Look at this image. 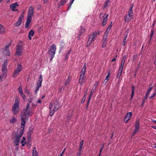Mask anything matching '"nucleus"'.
I'll use <instances>...</instances> for the list:
<instances>
[{
    "label": "nucleus",
    "mask_w": 156,
    "mask_h": 156,
    "mask_svg": "<svg viewBox=\"0 0 156 156\" xmlns=\"http://www.w3.org/2000/svg\"><path fill=\"white\" fill-rule=\"evenodd\" d=\"M33 110L30 111L28 109L23 110L21 114V127L22 129H18L16 132H13L12 133V137L14 140V142L16 147H18L20 139L23 134L25 124V120L28 119L29 116H31L34 113Z\"/></svg>",
    "instance_id": "f257e3e1"
},
{
    "label": "nucleus",
    "mask_w": 156,
    "mask_h": 156,
    "mask_svg": "<svg viewBox=\"0 0 156 156\" xmlns=\"http://www.w3.org/2000/svg\"><path fill=\"white\" fill-rule=\"evenodd\" d=\"M23 47L22 42L21 41H19L17 45L15 55L18 56H21L23 54Z\"/></svg>",
    "instance_id": "f03ea898"
},
{
    "label": "nucleus",
    "mask_w": 156,
    "mask_h": 156,
    "mask_svg": "<svg viewBox=\"0 0 156 156\" xmlns=\"http://www.w3.org/2000/svg\"><path fill=\"white\" fill-rule=\"evenodd\" d=\"M19 101L17 99H16L15 103L12 107V112L14 115H16L19 110Z\"/></svg>",
    "instance_id": "7ed1b4c3"
},
{
    "label": "nucleus",
    "mask_w": 156,
    "mask_h": 156,
    "mask_svg": "<svg viewBox=\"0 0 156 156\" xmlns=\"http://www.w3.org/2000/svg\"><path fill=\"white\" fill-rule=\"evenodd\" d=\"M22 69L23 66L22 65L19 63H17V67L12 74V77L13 78L16 77L22 71Z\"/></svg>",
    "instance_id": "20e7f679"
},
{
    "label": "nucleus",
    "mask_w": 156,
    "mask_h": 156,
    "mask_svg": "<svg viewBox=\"0 0 156 156\" xmlns=\"http://www.w3.org/2000/svg\"><path fill=\"white\" fill-rule=\"evenodd\" d=\"M56 49V46L55 44H52L49 48L48 53L49 55L51 56V61L54 57Z\"/></svg>",
    "instance_id": "39448f33"
},
{
    "label": "nucleus",
    "mask_w": 156,
    "mask_h": 156,
    "mask_svg": "<svg viewBox=\"0 0 156 156\" xmlns=\"http://www.w3.org/2000/svg\"><path fill=\"white\" fill-rule=\"evenodd\" d=\"M42 76L41 75H40L39 76V80L37 83V86L35 87V90L34 91V93L36 95L37 94L39 88L42 86Z\"/></svg>",
    "instance_id": "423d86ee"
},
{
    "label": "nucleus",
    "mask_w": 156,
    "mask_h": 156,
    "mask_svg": "<svg viewBox=\"0 0 156 156\" xmlns=\"http://www.w3.org/2000/svg\"><path fill=\"white\" fill-rule=\"evenodd\" d=\"M34 12V8L32 6H29L28 8L27 18L32 19Z\"/></svg>",
    "instance_id": "0eeeda50"
},
{
    "label": "nucleus",
    "mask_w": 156,
    "mask_h": 156,
    "mask_svg": "<svg viewBox=\"0 0 156 156\" xmlns=\"http://www.w3.org/2000/svg\"><path fill=\"white\" fill-rule=\"evenodd\" d=\"M108 16V14L107 15L103 13L100 14L99 16L100 18L103 20L102 23V25L103 26H104L106 24Z\"/></svg>",
    "instance_id": "6e6552de"
},
{
    "label": "nucleus",
    "mask_w": 156,
    "mask_h": 156,
    "mask_svg": "<svg viewBox=\"0 0 156 156\" xmlns=\"http://www.w3.org/2000/svg\"><path fill=\"white\" fill-rule=\"evenodd\" d=\"M85 73L81 72L80 78L79 80V83L82 86L83 84L85 82L86 78L84 76Z\"/></svg>",
    "instance_id": "1a4fd4ad"
},
{
    "label": "nucleus",
    "mask_w": 156,
    "mask_h": 156,
    "mask_svg": "<svg viewBox=\"0 0 156 156\" xmlns=\"http://www.w3.org/2000/svg\"><path fill=\"white\" fill-rule=\"evenodd\" d=\"M24 11L22 12L19 17L17 21L14 24V26L16 27H18L21 24L22 20L24 17Z\"/></svg>",
    "instance_id": "9d476101"
},
{
    "label": "nucleus",
    "mask_w": 156,
    "mask_h": 156,
    "mask_svg": "<svg viewBox=\"0 0 156 156\" xmlns=\"http://www.w3.org/2000/svg\"><path fill=\"white\" fill-rule=\"evenodd\" d=\"M88 38V40L87 42V47H89L90 46L91 43L95 40L96 37L93 34H91L89 36Z\"/></svg>",
    "instance_id": "9b49d317"
},
{
    "label": "nucleus",
    "mask_w": 156,
    "mask_h": 156,
    "mask_svg": "<svg viewBox=\"0 0 156 156\" xmlns=\"http://www.w3.org/2000/svg\"><path fill=\"white\" fill-rule=\"evenodd\" d=\"M7 60H5L3 63L2 69V73L7 75Z\"/></svg>",
    "instance_id": "f8f14e48"
},
{
    "label": "nucleus",
    "mask_w": 156,
    "mask_h": 156,
    "mask_svg": "<svg viewBox=\"0 0 156 156\" xmlns=\"http://www.w3.org/2000/svg\"><path fill=\"white\" fill-rule=\"evenodd\" d=\"M59 108V106L57 103H54L53 104L51 103L50 104L49 109L51 110L52 109L54 111H57Z\"/></svg>",
    "instance_id": "ddd939ff"
},
{
    "label": "nucleus",
    "mask_w": 156,
    "mask_h": 156,
    "mask_svg": "<svg viewBox=\"0 0 156 156\" xmlns=\"http://www.w3.org/2000/svg\"><path fill=\"white\" fill-rule=\"evenodd\" d=\"M11 44V43L8 44L6 46L3 51L4 54L7 56H9L10 55V52L9 49V47Z\"/></svg>",
    "instance_id": "4468645a"
},
{
    "label": "nucleus",
    "mask_w": 156,
    "mask_h": 156,
    "mask_svg": "<svg viewBox=\"0 0 156 156\" xmlns=\"http://www.w3.org/2000/svg\"><path fill=\"white\" fill-rule=\"evenodd\" d=\"M19 6V5L17 2H16L14 3L11 4L9 6L10 9L13 11H18V10L16 9V7Z\"/></svg>",
    "instance_id": "2eb2a0df"
},
{
    "label": "nucleus",
    "mask_w": 156,
    "mask_h": 156,
    "mask_svg": "<svg viewBox=\"0 0 156 156\" xmlns=\"http://www.w3.org/2000/svg\"><path fill=\"white\" fill-rule=\"evenodd\" d=\"M132 115V112H128L124 118V122L127 123L129 120L131 118Z\"/></svg>",
    "instance_id": "dca6fc26"
},
{
    "label": "nucleus",
    "mask_w": 156,
    "mask_h": 156,
    "mask_svg": "<svg viewBox=\"0 0 156 156\" xmlns=\"http://www.w3.org/2000/svg\"><path fill=\"white\" fill-rule=\"evenodd\" d=\"M133 14L128 13V14L125 16V22H128L132 19Z\"/></svg>",
    "instance_id": "f3484780"
},
{
    "label": "nucleus",
    "mask_w": 156,
    "mask_h": 156,
    "mask_svg": "<svg viewBox=\"0 0 156 156\" xmlns=\"http://www.w3.org/2000/svg\"><path fill=\"white\" fill-rule=\"evenodd\" d=\"M139 119H137L136 120L135 124V129L133 132V134H134L138 132L139 129Z\"/></svg>",
    "instance_id": "a211bd4d"
},
{
    "label": "nucleus",
    "mask_w": 156,
    "mask_h": 156,
    "mask_svg": "<svg viewBox=\"0 0 156 156\" xmlns=\"http://www.w3.org/2000/svg\"><path fill=\"white\" fill-rule=\"evenodd\" d=\"M77 31H78L79 37H80L82 35L85 31V29L84 27H80L78 29Z\"/></svg>",
    "instance_id": "6ab92c4d"
},
{
    "label": "nucleus",
    "mask_w": 156,
    "mask_h": 156,
    "mask_svg": "<svg viewBox=\"0 0 156 156\" xmlns=\"http://www.w3.org/2000/svg\"><path fill=\"white\" fill-rule=\"evenodd\" d=\"M34 31L33 30H30L28 34V37L30 40H31L32 37H33L34 34Z\"/></svg>",
    "instance_id": "aec40b11"
},
{
    "label": "nucleus",
    "mask_w": 156,
    "mask_h": 156,
    "mask_svg": "<svg viewBox=\"0 0 156 156\" xmlns=\"http://www.w3.org/2000/svg\"><path fill=\"white\" fill-rule=\"evenodd\" d=\"M32 20V19H30L27 18L26 20V22L25 23V27L26 29H28L29 28V24Z\"/></svg>",
    "instance_id": "412c9836"
},
{
    "label": "nucleus",
    "mask_w": 156,
    "mask_h": 156,
    "mask_svg": "<svg viewBox=\"0 0 156 156\" xmlns=\"http://www.w3.org/2000/svg\"><path fill=\"white\" fill-rule=\"evenodd\" d=\"M5 31V28L2 24H0V34H2Z\"/></svg>",
    "instance_id": "4be33fe9"
},
{
    "label": "nucleus",
    "mask_w": 156,
    "mask_h": 156,
    "mask_svg": "<svg viewBox=\"0 0 156 156\" xmlns=\"http://www.w3.org/2000/svg\"><path fill=\"white\" fill-rule=\"evenodd\" d=\"M65 45V43L62 42L61 41L60 42V48H59V53H60L62 51L63 48H64Z\"/></svg>",
    "instance_id": "5701e85b"
},
{
    "label": "nucleus",
    "mask_w": 156,
    "mask_h": 156,
    "mask_svg": "<svg viewBox=\"0 0 156 156\" xmlns=\"http://www.w3.org/2000/svg\"><path fill=\"white\" fill-rule=\"evenodd\" d=\"M32 156H38V154L36 150V148L34 147L32 150Z\"/></svg>",
    "instance_id": "b1692460"
},
{
    "label": "nucleus",
    "mask_w": 156,
    "mask_h": 156,
    "mask_svg": "<svg viewBox=\"0 0 156 156\" xmlns=\"http://www.w3.org/2000/svg\"><path fill=\"white\" fill-rule=\"evenodd\" d=\"M16 119L15 117L14 116H13L10 120L9 122L13 124L15 123L16 121Z\"/></svg>",
    "instance_id": "393cba45"
},
{
    "label": "nucleus",
    "mask_w": 156,
    "mask_h": 156,
    "mask_svg": "<svg viewBox=\"0 0 156 156\" xmlns=\"http://www.w3.org/2000/svg\"><path fill=\"white\" fill-rule=\"evenodd\" d=\"M7 75L2 73L0 75V81H2L3 79H5L7 77Z\"/></svg>",
    "instance_id": "a878e982"
},
{
    "label": "nucleus",
    "mask_w": 156,
    "mask_h": 156,
    "mask_svg": "<svg viewBox=\"0 0 156 156\" xmlns=\"http://www.w3.org/2000/svg\"><path fill=\"white\" fill-rule=\"evenodd\" d=\"M67 0H61V1L58 3V6H60L65 4Z\"/></svg>",
    "instance_id": "bb28decb"
},
{
    "label": "nucleus",
    "mask_w": 156,
    "mask_h": 156,
    "mask_svg": "<svg viewBox=\"0 0 156 156\" xmlns=\"http://www.w3.org/2000/svg\"><path fill=\"white\" fill-rule=\"evenodd\" d=\"M26 139L24 137H23L22 140L21 141L22 144V146L23 147L26 144V142L25 141Z\"/></svg>",
    "instance_id": "cd10ccee"
},
{
    "label": "nucleus",
    "mask_w": 156,
    "mask_h": 156,
    "mask_svg": "<svg viewBox=\"0 0 156 156\" xmlns=\"http://www.w3.org/2000/svg\"><path fill=\"white\" fill-rule=\"evenodd\" d=\"M125 63H123V62H121V63L120 65L119 66V70L120 71H122V70L123 67V66H124Z\"/></svg>",
    "instance_id": "c85d7f7f"
},
{
    "label": "nucleus",
    "mask_w": 156,
    "mask_h": 156,
    "mask_svg": "<svg viewBox=\"0 0 156 156\" xmlns=\"http://www.w3.org/2000/svg\"><path fill=\"white\" fill-rule=\"evenodd\" d=\"M110 72L109 71L108 72V75L107 76H106L105 79L104 80V81L105 82H106V83H107L108 82V80H109L108 78H109V77L110 76Z\"/></svg>",
    "instance_id": "c756f323"
},
{
    "label": "nucleus",
    "mask_w": 156,
    "mask_h": 156,
    "mask_svg": "<svg viewBox=\"0 0 156 156\" xmlns=\"http://www.w3.org/2000/svg\"><path fill=\"white\" fill-rule=\"evenodd\" d=\"M100 32L99 31H95L93 33V35L96 37L97 36L100 34Z\"/></svg>",
    "instance_id": "7c9ffc66"
},
{
    "label": "nucleus",
    "mask_w": 156,
    "mask_h": 156,
    "mask_svg": "<svg viewBox=\"0 0 156 156\" xmlns=\"http://www.w3.org/2000/svg\"><path fill=\"white\" fill-rule=\"evenodd\" d=\"M127 34H126L125 35L124 40L123 41L122 45L123 46L125 45V44L126 42V38H127Z\"/></svg>",
    "instance_id": "2f4dec72"
},
{
    "label": "nucleus",
    "mask_w": 156,
    "mask_h": 156,
    "mask_svg": "<svg viewBox=\"0 0 156 156\" xmlns=\"http://www.w3.org/2000/svg\"><path fill=\"white\" fill-rule=\"evenodd\" d=\"M110 2V0H107L105 3L104 8H105L108 5V3Z\"/></svg>",
    "instance_id": "473e14b6"
},
{
    "label": "nucleus",
    "mask_w": 156,
    "mask_h": 156,
    "mask_svg": "<svg viewBox=\"0 0 156 156\" xmlns=\"http://www.w3.org/2000/svg\"><path fill=\"white\" fill-rule=\"evenodd\" d=\"M122 71H120V70H119V72H118V74L117 75V78L118 79H119L120 76L122 74Z\"/></svg>",
    "instance_id": "72a5a7b5"
},
{
    "label": "nucleus",
    "mask_w": 156,
    "mask_h": 156,
    "mask_svg": "<svg viewBox=\"0 0 156 156\" xmlns=\"http://www.w3.org/2000/svg\"><path fill=\"white\" fill-rule=\"evenodd\" d=\"M98 82L96 81L95 83L94 84L93 86V87L92 88L95 90L96 89L97 86H98Z\"/></svg>",
    "instance_id": "f704fd0d"
},
{
    "label": "nucleus",
    "mask_w": 156,
    "mask_h": 156,
    "mask_svg": "<svg viewBox=\"0 0 156 156\" xmlns=\"http://www.w3.org/2000/svg\"><path fill=\"white\" fill-rule=\"evenodd\" d=\"M86 69V63H85L83 67L82 68L81 72L85 73Z\"/></svg>",
    "instance_id": "c9c22d12"
},
{
    "label": "nucleus",
    "mask_w": 156,
    "mask_h": 156,
    "mask_svg": "<svg viewBox=\"0 0 156 156\" xmlns=\"http://www.w3.org/2000/svg\"><path fill=\"white\" fill-rule=\"evenodd\" d=\"M20 94L21 96H22V97L23 98V99L24 100H25L26 99V96L25 95V94H23V92L20 93Z\"/></svg>",
    "instance_id": "e433bc0d"
},
{
    "label": "nucleus",
    "mask_w": 156,
    "mask_h": 156,
    "mask_svg": "<svg viewBox=\"0 0 156 156\" xmlns=\"http://www.w3.org/2000/svg\"><path fill=\"white\" fill-rule=\"evenodd\" d=\"M135 89V87L133 86L132 87V93L131 94V99L132 98L134 93V90Z\"/></svg>",
    "instance_id": "4c0bfd02"
},
{
    "label": "nucleus",
    "mask_w": 156,
    "mask_h": 156,
    "mask_svg": "<svg viewBox=\"0 0 156 156\" xmlns=\"http://www.w3.org/2000/svg\"><path fill=\"white\" fill-rule=\"evenodd\" d=\"M24 92L26 94L28 95H29L30 94V92L27 89V87H26L25 88V89L24 90Z\"/></svg>",
    "instance_id": "58836bf2"
},
{
    "label": "nucleus",
    "mask_w": 156,
    "mask_h": 156,
    "mask_svg": "<svg viewBox=\"0 0 156 156\" xmlns=\"http://www.w3.org/2000/svg\"><path fill=\"white\" fill-rule=\"evenodd\" d=\"M75 0H71L70 2H69V8H68V9H70L71 8V5L73 3L74 1Z\"/></svg>",
    "instance_id": "ea45409f"
},
{
    "label": "nucleus",
    "mask_w": 156,
    "mask_h": 156,
    "mask_svg": "<svg viewBox=\"0 0 156 156\" xmlns=\"http://www.w3.org/2000/svg\"><path fill=\"white\" fill-rule=\"evenodd\" d=\"M106 44H107V42L103 41V44H102V48L105 47L106 46Z\"/></svg>",
    "instance_id": "a19ab883"
},
{
    "label": "nucleus",
    "mask_w": 156,
    "mask_h": 156,
    "mask_svg": "<svg viewBox=\"0 0 156 156\" xmlns=\"http://www.w3.org/2000/svg\"><path fill=\"white\" fill-rule=\"evenodd\" d=\"M55 112V111H54V110H52V111H51V110H50V112L49 113L50 115L51 116H52Z\"/></svg>",
    "instance_id": "79ce46f5"
},
{
    "label": "nucleus",
    "mask_w": 156,
    "mask_h": 156,
    "mask_svg": "<svg viewBox=\"0 0 156 156\" xmlns=\"http://www.w3.org/2000/svg\"><path fill=\"white\" fill-rule=\"evenodd\" d=\"M126 55H125L123 57L122 60L121 61V62H123V63H125V60L126 58Z\"/></svg>",
    "instance_id": "37998d69"
},
{
    "label": "nucleus",
    "mask_w": 156,
    "mask_h": 156,
    "mask_svg": "<svg viewBox=\"0 0 156 156\" xmlns=\"http://www.w3.org/2000/svg\"><path fill=\"white\" fill-rule=\"evenodd\" d=\"M18 90L19 93L23 92V90L21 86H20L19 87Z\"/></svg>",
    "instance_id": "c03bdc74"
},
{
    "label": "nucleus",
    "mask_w": 156,
    "mask_h": 156,
    "mask_svg": "<svg viewBox=\"0 0 156 156\" xmlns=\"http://www.w3.org/2000/svg\"><path fill=\"white\" fill-rule=\"evenodd\" d=\"M83 144V140H81L80 143V144L79 147H82Z\"/></svg>",
    "instance_id": "a18cd8bd"
},
{
    "label": "nucleus",
    "mask_w": 156,
    "mask_h": 156,
    "mask_svg": "<svg viewBox=\"0 0 156 156\" xmlns=\"http://www.w3.org/2000/svg\"><path fill=\"white\" fill-rule=\"evenodd\" d=\"M153 86L152 85V84H150L149 85V88L148 90V92H150L151 91V90Z\"/></svg>",
    "instance_id": "49530a36"
},
{
    "label": "nucleus",
    "mask_w": 156,
    "mask_h": 156,
    "mask_svg": "<svg viewBox=\"0 0 156 156\" xmlns=\"http://www.w3.org/2000/svg\"><path fill=\"white\" fill-rule=\"evenodd\" d=\"M128 13L133 14V8H130L129 10V11Z\"/></svg>",
    "instance_id": "de8ad7c7"
},
{
    "label": "nucleus",
    "mask_w": 156,
    "mask_h": 156,
    "mask_svg": "<svg viewBox=\"0 0 156 156\" xmlns=\"http://www.w3.org/2000/svg\"><path fill=\"white\" fill-rule=\"evenodd\" d=\"M69 77L67 79V80L66 81V82L65 83V85L66 86H67L68 83H69Z\"/></svg>",
    "instance_id": "09e8293b"
},
{
    "label": "nucleus",
    "mask_w": 156,
    "mask_h": 156,
    "mask_svg": "<svg viewBox=\"0 0 156 156\" xmlns=\"http://www.w3.org/2000/svg\"><path fill=\"white\" fill-rule=\"evenodd\" d=\"M95 90L93 88H92V89L91 90L90 93V96H92L93 95V93L94 92V91H95Z\"/></svg>",
    "instance_id": "8fccbe9b"
},
{
    "label": "nucleus",
    "mask_w": 156,
    "mask_h": 156,
    "mask_svg": "<svg viewBox=\"0 0 156 156\" xmlns=\"http://www.w3.org/2000/svg\"><path fill=\"white\" fill-rule=\"evenodd\" d=\"M147 98H146V97H145L143 99V100L142 101V105H141L142 106V105H143L144 104V103H145V101L146 100V99H147Z\"/></svg>",
    "instance_id": "3c124183"
},
{
    "label": "nucleus",
    "mask_w": 156,
    "mask_h": 156,
    "mask_svg": "<svg viewBox=\"0 0 156 156\" xmlns=\"http://www.w3.org/2000/svg\"><path fill=\"white\" fill-rule=\"evenodd\" d=\"M107 37H108L103 36V41L107 42Z\"/></svg>",
    "instance_id": "603ef678"
},
{
    "label": "nucleus",
    "mask_w": 156,
    "mask_h": 156,
    "mask_svg": "<svg viewBox=\"0 0 156 156\" xmlns=\"http://www.w3.org/2000/svg\"><path fill=\"white\" fill-rule=\"evenodd\" d=\"M155 95V93H154V94H153L152 95L150 96L149 97V98L150 99H151L153 97H154Z\"/></svg>",
    "instance_id": "864d4df0"
},
{
    "label": "nucleus",
    "mask_w": 156,
    "mask_h": 156,
    "mask_svg": "<svg viewBox=\"0 0 156 156\" xmlns=\"http://www.w3.org/2000/svg\"><path fill=\"white\" fill-rule=\"evenodd\" d=\"M87 92H88V90H86V91L85 92L84 95V99H86V96L87 94Z\"/></svg>",
    "instance_id": "5fc2aeb1"
},
{
    "label": "nucleus",
    "mask_w": 156,
    "mask_h": 156,
    "mask_svg": "<svg viewBox=\"0 0 156 156\" xmlns=\"http://www.w3.org/2000/svg\"><path fill=\"white\" fill-rule=\"evenodd\" d=\"M30 104L27 103V108L26 109V110H27L28 109H29L30 107Z\"/></svg>",
    "instance_id": "6e6d98bb"
},
{
    "label": "nucleus",
    "mask_w": 156,
    "mask_h": 156,
    "mask_svg": "<svg viewBox=\"0 0 156 156\" xmlns=\"http://www.w3.org/2000/svg\"><path fill=\"white\" fill-rule=\"evenodd\" d=\"M154 33V31L153 30H152L151 31V37L152 36H153Z\"/></svg>",
    "instance_id": "4d7b16f0"
},
{
    "label": "nucleus",
    "mask_w": 156,
    "mask_h": 156,
    "mask_svg": "<svg viewBox=\"0 0 156 156\" xmlns=\"http://www.w3.org/2000/svg\"><path fill=\"white\" fill-rule=\"evenodd\" d=\"M42 30V28L41 27H40L38 29V31H41Z\"/></svg>",
    "instance_id": "13d9d810"
},
{
    "label": "nucleus",
    "mask_w": 156,
    "mask_h": 156,
    "mask_svg": "<svg viewBox=\"0 0 156 156\" xmlns=\"http://www.w3.org/2000/svg\"><path fill=\"white\" fill-rule=\"evenodd\" d=\"M37 106V104H34V103L32 104V107L33 108H34V107L35 108V107H36Z\"/></svg>",
    "instance_id": "bf43d9fd"
},
{
    "label": "nucleus",
    "mask_w": 156,
    "mask_h": 156,
    "mask_svg": "<svg viewBox=\"0 0 156 156\" xmlns=\"http://www.w3.org/2000/svg\"><path fill=\"white\" fill-rule=\"evenodd\" d=\"M149 92H148V91H147V93L146 94V95L145 96L146 98H147L148 96H149Z\"/></svg>",
    "instance_id": "052dcab7"
},
{
    "label": "nucleus",
    "mask_w": 156,
    "mask_h": 156,
    "mask_svg": "<svg viewBox=\"0 0 156 156\" xmlns=\"http://www.w3.org/2000/svg\"><path fill=\"white\" fill-rule=\"evenodd\" d=\"M108 33H107V32H105L104 34V35L103 36H106V37H107V36H108Z\"/></svg>",
    "instance_id": "680f3d73"
},
{
    "label": "nucleus",
    "mask_w": 156,
    "mask_h": 156,
    "mask_svg": "<svg viewBox=\"0 0 156 156\" xmlns=\"http://www.w3.org/2000/svg\"><path fill=\"white\" fill-rule=\"evenodd\" d=\"M108 33H107V32H105L104 34V35L103 36H106V37H107V36H108Z\"/></svg>",
    "instance_id": "e2e57ef3"
},
{
    "label": "nucleus",
    "mask_w": 156,
    "mask_h": 156,
    "mask_svg": "<svg viewBox=\"0 0 156 156\" xmlns=\"http://www.w3.org/2000/svg\"><path fill=\"white\" fill-rule=\"evenodd\" d=\"M104 147V144H103L101 147V149L100 150V153H101V151H102V150H103V149Z\"/></svg>",
    "instance_id": "0e129e2a"
},
{
    "label": "nucleus",
    "mask_w": 156,
    "mask_h": 156,
    "mask_svg": "<svg viewBox=\"0 0 156 156\" xmlns=\"http://www.w3.org/2000/svg\"><path fill=\"white\" fill-rule=\"evenodd\" d=\"M81 152H78L77 154V156H81Z\"/></svg>",
    "instance_id": "69168bd1"
},
{
    "label": "nucleus",
    "mask_w": 156,
    "mask_h": 156,
    "mask_svg": "<svg viewBox=\"0 0 156 156\" xmlns=\"http://www.w3.org/2000/svg\"><path fill=\"white\" fill-rule=\"evenodd\" d=\"M65 60H66L68 58V54H66L65 56Z\"/></svg>",
    "instance_id": "338daca9"
},
{
    "label": "nucleus",
    "mask_w": 156,
    "mask_h": 156,
    "mask_svg": "<svg viewBox=\"0 0 156 156\" xmlns=\"http://www.w3.org/2000/svg\"><path fill=\"white\" fill-rule=\"evenodd\" d=\"M65 150H66V148H65L64 149V150L63 151H62V153L60 155V156H62L64 152L65 151Z\"/></svg>",
    "instance_id": "774afa93"
}]
</instances>
